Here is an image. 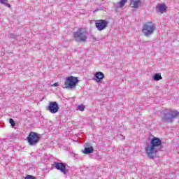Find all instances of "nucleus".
Segmentation results:
<instances>
[{"label": "nucleus", "instance_id": "obj_20", "mask_svg": "<svg viewBox=\"0 0 179 179\" xmlns=\"http://www.w3.org/2000/svg\"><path fill=\"white\" fill-rule=\"evenodd\" d=\"M10 38H16V35H15V34H11L10 35Z\"/></svg>", "mask_w": 179, "mask_h": 179}, {"label": "nucleus", "instance_id": "obj_12", "mask_svg": "<svg viewBox=\"0 0 179 179\" xmlns=\"http://www.w3.org/2000/svg\"><path fill=\"white\" fill-rule=\"evenodd\" d=\"M142 3V0H131L130 6L134 9H138Z\"/></svg>", "mask_w": 179, "mask_h": 179}, {"label": "nucleus", "instance_id": "obj_9", "mask_svg": "<svg viewBox=\"0 0 179 179\" xmlns=\"http://www.w3.org/2000/svg\"><path fill=\"white\" fill-rule=\"evenodd\" d=\"M103 79H104V73H103V72L98 71L94 73L93 80H95V82H96V83H100V82H101V80H103Z\"/></svg>", "mask_w": 179, "mask_h": 179}, {"label": "nucleus", "instance_id": "obj_19", "mask_svg": "<svg viewBox=\"0 0 179 179\" xmlns=\"http://www.w3.org/2000/svg\"><path fill=\"white\" fill-rule=\"evenodd\" d=\"M25 179H36V178L31 175H27V177H25Z\"/></svg>", "mask_w": 179, "mask_h": 179}, {"label": "nucleus", "instance_id": "obj_6", "mask_svg": "<svg viewBox=\"0 0 179 179\" xmlns=\"http://www.w3.org/2000/svg\"><path fill=\"white\" fill-rule=\"evenodd\" d=\"M27 141L30 146H35L40 141V134L31 132L27 137Z\"/></svg>", "mask_w": 179, "mask_h": 179}, {"label": "nucleus", "instance_id": "obj_18", "mask_svg": "<svg viewBox=\"0 0 179 179\" xmlns=\"http://www.w3.org/2000/svg\"><path fill=\"white\" fill-rule=\"evenodd\" d=\"M9 122L11 124V127L13 128L16 126V123H15V120H13V119L10 118L9 120Z\"/></svg>", "mask_w": 179, "mask_h": 179}, {"label": "nucleus", "instance_id": "obj_22", "mask_svg": "<svg viewBox=\"0 0 179 179\" xmlns=\"http://www.w3.org/2000/svg\"><path fill=\"white\" fill-rule=\"evenodd\" d=\"M120 136H122V138H124V136H122V135H120Z\"/></svg>", "mask_w": 179, "mask_h": 179}, {"label": "nucleus", "instance_id": "obj_14", "mask_svg": "<svg viewBox=\"0 0 179 179\" xmlns=\"http://www.w3.org/2000/svg\"><path fill=\"white\" fill-rule=\"evenodd\" d=\"M94 150L93 147L85 148L83 152L84 153V155H90L92 152H94Z\"/></svg>", "mask_w": 179, "mask_h": 179}, {"label": "nucleus", "instance_id": "obj_3", "mask_svg": "<svg viewBox=\"0 0 179 179\" xmlns=\"http://www.w3.org/2000/svg\"><path fill=\"white\" fill-rule=\"evenodd\" d=\"M179 117V112L177 110H165L163 113L162 120L166 123H171L174 119Z\"/></svg>", "mask_w": 179, "mask_h": 179}, {"label": "nucleus", "instance_id": "obj_24", "mask_svg": "<svg viewBox=\"0 0 179 179\" xmlns=\"http://www.w3.org/2000/svg\"><path fill=\"white\" fill-rule=\"evenodd\" d=\"M123 139H125V137H123Z\"/></svg>", "mask_w": 179, "mask_h": 179}, {"label": "nucleus", "instance_id": "obj_21", "mask_svg": "<svg viewBox=\"0 0 179 179\" xmlns=\"http://www.w3.org/2000/svg\"><path fill=\"white\" fill-rule=\"evenodd\" d=\"M53 86H54L55 87H57V86H58V83H54V84H53Z\"/></svg>", "mask_w": 179, "mask_h": 179}, {"label": "nucleus", "instance_id": "obj_13", "mask_svg": "<svg viewBox=\"0 0 179 179\" xmlns=\"http://www.w3.org/2000/svg\"><path fill=\"white\" fill-rule=\"evenodd\" d=\"M127 2H128V0H120L116 4L117 9H120L121 8H124V6H125V3H127Z\"/></svg>", "mask_w": 179, "mask_h": 179}, {"label": "nucleus", "instance_id": "obj_2", "mask_svg": "<svg viewBox=\"0 0 179 179\" xmlns=\"http://www.w3.org/2000/svg\"><path fill=\"white\" fill-rule=\"evenodd\" d=\"M76 41L79 43H85L87 41V30L85 28L78 29L73 34Z\"/></svg>", "mask_w": 179, "mask_h": 179}, {"label": "nucleus", "instance_id": "obj_8", "mask_svg": "<svg viewBox=\"0 0 179 179\" xmlns=\"http://www.w3.org/2000/svg\"><path fill=\"white\" fill-rule=\"evenodd\" d=\"M48 110L52 114H56V113H58L59 110V106H58V103H57L56 101L50 102L49 103Z\"/></svg>", "mask_w": 179, "mask_h": 179}, {"label": "nucleus", "instance_id": "obj_15", "mask_svg": "<svg viewBox=\"0 0 179 179\" xmlns=\"http://www.w3.org/2000/svg\"><path fill=\"white\" fill-rule=\"evenodd\" d=\"M153 80H155L156 82L159 80H162L163 79V77H162V74L160 73H155L152 78Z\"/></svg>", "mask_w": 179, "mask_h": 179}, {"label": "nucleus", "instance_id": "obj_1", "mask_svg": "<svg viewBox=\"0 0 179 179\" xmlns=\"http://www.w3.org/2000/svg\"><path fill=\"white\" fill-rule=\"evenodd\" d=\"M162 140L159 138L154 137L150 140V143H146L144 150L149 159H155L157 152L162 150Z\"/></svg>", "mask_w": 179, "mask_h": 179}, {"label": "nucleus", "instance_id": "obj_16", "mask_svg": "<svg viewBox=\"0 0 179 179\" xmlns=\"http://www.w3.org/2000/svg\"><path fill=\"white\" fill-rule=\"evenodd\" d=\"M0 3L5 5V6H7L8 8H10V4L8 3V0H0Z\"/></svg>", "mask_w": 179, "mask_h": 179}, {"label": "nucleus", "instance_id": "obj_7", "mask_svg": "<svg viewBox=\"0 0 179 179\" xmlns=\"http://www.w3.org/2000/svg\"><path fill=\"white\" fill-rule=\"evenodd\" d=\"M107 26H108V21L106 20H99L95 22V27L99 31L106 30V29H107Z\"/></svg>", "mask_w": 179, "mask_h": 179}, {"label": "nucleus", "instance_id": "obj_5", "mask_svg": "<svg viewBox=\"0 0 179 179\" xmlns=\"http://www.w3.org/2000/svg\"><path fill=\"white\" fill-rule=\"evenodd\" d=\"M155 30H156V24L153 22H147L143 24L142 33L145 37H149V36H152L155 33Z\"/></svg>", "mask_w": 179, "mask_h": 179}, {"label": "nucleus", "instance_id": "obj_11", "mask_svg": "<svg viewBox=\"0 0 179 179\" xmlns=\"http://www.w3.org/2000/svg\"><path fill=\"white\" fill-rule=\"evenodd\" d=\"M167 10V6L164 3H159L156 7L157 12L159 13H164Z\"/></svg>", "mask_w": 179, "mask_h": 179}, {"label": "nucleus", "instance_id": "obj_23", "mask_svg": "<svg viewBox=\"0 0 179 179\" xmlns=\"http://www.w3.org/2000/svg\"><path fill=\"white\" fill-rule=\"evenodd\" d=\"M120 136H122V138H124V136H122V135H120Z\"/></svg>", "mask_w": 179, "mask_h": 179}, {"label": "nucleus", "instance_id": "obj_4", "mask_svg": "<svg viewBox=\"0 0 179 179\" xmlns=\"http://www.w3.org/2000/svg\"><path fill=\"white\" fill-rule=\"evenodd\" d=\"M79 82L77 77L69 76L66 77L64 84V89H69V90H72V89H75L76 87V84Z\"/></svg>", "mask_w": 179, "mask_h": 179}, {"label": "nucleus", "instance_id": "obj_10", "mask_svg": "<svg viewBox=\"0 0 179 179\" xmlns=\"http://www.w3.org/2000/svg\"><path fill=\"white\" fill-rule=\"evenodd\" d=\"M55 168L57 170H59L62 173H64V174H66V166L64 163L61 162H55Z\"/></svg>", "mask_w": 179, "mask_h": 179}, {"label": "nucleus", "instance_id": "obj_17", "mask_svg": "<svg viewBox=\"0 0 179 179\" xmlns=\"http://www.w3.org/2000/svg\"><path fill=\"white\" fill-rule=\"evenodd\" d=\"M85 106L83 104L78 105L77 110L79 111H85Z\"/></svg>", "mask_w": 179, "mask_h": 179}]
</instances>
